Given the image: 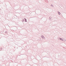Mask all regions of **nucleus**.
<instances>
[{"mask_svg":"<svg viewBox=\"0 0 66 66\" xmlns=\"http://www.w3.org/2000/svg\"><path fill=\"white\" fill-rule=\"evenodd\" d=\"M24 19L25 20V22H27V19Z\"/></svg>","mask_w":66,"mask_h":66,"instance_id":"nucleus-1","label":"nucleus"},{"mask_svg":"<svg viewBox=\"0 0 66 66\" xmlns=\"http://www.w3.org/2000/svg\"><path fill=\"white\" fill-rule=\"evenodd\" d=\"M60 39V40H63V39Z\"/></svg>","mask_w":66,"mask_h":66,"instance_id":"nucleus-2","label":"nucleus"},{"mask_svg":"<svg viewBox=\"0 0 66 66\" xmlns=\"http://www.w3.org/2000/svg\"><path fill=\"white\" fill-rule=\"evenodd\" d=\"M58 14H59V15H60V13L59 12H58Z\"/></svg>","mask_w":66,"mask_h":66,"instance_id":"nucleus-3","label":"nucleus"}]
</instances>
